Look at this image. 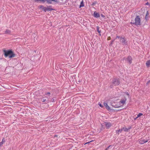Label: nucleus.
I'll return each mask as SVG.
<instances>
[{"mask_svg": "<svg viewBox=\"0 0 150 150\" xmlns=\"http://www.w3.org/2000/svg\"><path fill=\"white\" fill-rule=\"evenodd\" d=\"M3 51L4 53V55L5 57H9V58H11L15 57V54L11 50H4Z\"/></svg>", "mask_w": 150, "mask_h": 150, "instance_id": "obj_1", "label": "nucleus"}, {"mask_svg": "<svg viewBox=\"0 0 150 150\" xmlns=\"http://www.w3.org/2000/svg\"><path fill=\"white\" fill-rule=\"evenodd\" d=\"M116 38H118L119 40L120 43L123 45H127V39L125 37H120L117 36Z\"/></svg>", "mask_w": 150, "mask_h": 150, "instance_id": "obj_2", "label": "nucleus"}, {"mask_svg": "<svg viewBox=\"0 0 150 150\" xmlns=\"http://www.w3.org/2000/svg\"><path fill=\"white\" fill-rule=\"evenodd\" d=\"M131 23L136 26L140 25H141V19L139 16H137L135 18L134 22H131Z\"/></svg>", "mask_w": 150, "mask_h": 150, "instance_id": "obj_3", "label": "nucleus"}, {"mask_svg": "<svg viewBox=\"0 0 150 150\" xmlns=\"http://www.w3.org/2000/svg\"><path fill=\"white\" fill-rule=\"evenodd\" d=\"M113 84L115 86H117L120 84V81L117 78H114L112 80Z\"/></svg>", "mask_w": 150, "mask_h": 150, "instance_id": "obj_4", "label": "nucleus"}, {"mask_svg": "<svg viewBox=\"0 0 150 150\" xmlns=\"http://www.w3.org/2000/svg\"><path fill=\"white\" fill-rule=\"evenodd\" d=\"M41 99L42 102H45V103H47L50 102L49 99L46 100V99L45 98V97H42Z\"/></svg>", "mask_w": 150, "mask_h": 150, "instance_id": "obj_5", "label": "nucleus"}, {"mask_svg": "<svg viewBox=\"0 0 150 150\" xmlns=\"http://www.w3.org/2000/svg\"><path fill=\"white\" fill-rule=\"evenodd\" d=\"M127 100V99L125 97L124 98L121 99V100L120 101L119 103L120 104H122V105H123L125 103L126 101Z\"/></svg>", "mask_w": 150, "mask_h": 150, "instance_id": "obj_6", "label": "nucleus"}, {"mask_svg": "<svg viewBox=\"0 0 150 150\" xmlns=\"http://www.w3.org/2000/svg\"><path fill=\"white\" fill-rule=\"evenodd\" d=\"M47 3L49 4H52V1H54L56 3H59V1L58 0H46Z\"/></svg>", "mask_w": 150, "mask_h": 150, "instance_id": "obj_7", "label": "nucleus"}, {"mask_svg": "<svg viewBox=\"0 0 150 150\" xmlns=\"http://www.w3.org/2000/svg\"><path fill=\"white\" fill-rule=\"evenodd\" d=\"M105 125L107 127V129L109 128L110 127L112 126V124L110 122H105Z\"/></svg>", "mask_w": 150, "mask_h": 150, "instance_id": "obj_8", "label": "nucleus"}, {"mask_svg": "<svg viewBox=\"0 0 150 150\" xmlns=\"http://www.w3.org/2000/svg\"><path fill=\"white\" fill-rule=\"evenodd\" d=\"M148 140V139L140 140L139 141V143L140 144H143L147 142Z\"/></svg>", "mask_w": 150, "mask_h": 150, "instance_id": "obj_9", "label": "nucleus"}, {"mask_svg": "<svg viewBox=\"0 0 150 150\" xmlns=\"http://www.w3.org/2000/svg\"><path fill=\"white\" fill-rule=\"evenodd\" d=\"M93 16L96 18H98L100 17V15L99 13H98L96 11H95L93 14Z\"/></svg>", "mask_w": 150, "mask_h": 150, "instance_id": "obj_10", "label": "nucleus"}, {"mask_svg": "<svg viewBox=\"0 0 150 150\" xmlns=\"http://www.w3.org/2000/svg\"><path fill=\"white\" fill-rule=\"evenodd\" d=\"M132 58L131 56H128L127 59V61L129 64H131L132 62Z\"/></svg>", "mask_w": 150, "mask_h": 150, "instance_id": "obj_11", "label": "nucleus"}, {"mask_svg": "<svg viewBox=\"0 0 150 150\" xmlns=\"http://www.w3.org/2000/svg\"><path fill=\"white\" fill-rule=\"evenodd\" d=\"M104 105L106 107V109L108 110H110V108L108 106V105L107 103H104Z\"/></svg>", "mask_w": 150, "mask_h": 150, "instance_id": "obj_12", "label": "nucleus"}, {"mask_svg": "<svg viewBox=\"0 0 150 150\" xmlns=\"http://www.w3.org/2000/svg\"><path fill=\"white\" fill-rule=\"evenodd\" d=\"M122 128V130L124 131L125 132H128V131L131 128V127H129L127 128L125 127H123Z\"/></svg>", "mask_w": 150, "mask_h": 150, "instance_id": "obj_13", "label": "nucleus"}, {"mask_svg": "<svg viewBox=\"0 0 150 150\" xmlns=\"http://www.w3.org/2000/svg\"><path fill=\"white\" fill-rule=\"evenodd\" d=\"M149 13L148 12V11H147L146 15V16L145 18L146 21L148 20L149 17Z\"/></svg>", "mask_w": 150, "mask_h": 150, "instance_id": "obj_14", "label": "nucleus"}, {"mask_svg": "<svg viewBox=\"0 0 150 150\" xmlns=\"http://www.w3.org/2000/svg\"><path fill=\"white\" fill-rule=\"evenodd\" d=\"M122 131V128L121 129H119L118 130H117L116 131V133L118 134H119V133H121Z\"/></svg>", "mask_w": 150, "mask_h": 150, "instance_id": "obj_15", "label": "nucleus"}, {"mask_svg": "<svg viewBox=\"0 0 150 150\" xmlns=\"http://www.w3.org/2000/svg\"><path fill=\"white\" fill-rule=\"evenodd\" d=\"M47 11H50L52 10H54V9L52 8L51 6H50L48 7H47Z\"/></svg>", "mask_w": 150, "mask_h": 150, "instance_id": "obj_16", "label": "nucleus"}, {"mask_svg": "<svg viewBox=\"0 0 150 150\" xmlns=\"http://www.w3.org/2000/svg\"><path fill=\"white\" fill-rule=\"evenodd\" d=\"M146 66L147 67H149L150 65V60L147 61L146 62Z\"/></svg>", "mask_w": 150, "mask_h": 150, "instance_id": "obj_17", "label": "nucleus"}, {"mask_svg": "<svg viewBox=\"0 0 150 150\" xmlns=\"http://www.w3.org/2000/svg\"><path fill=\"white\" fill-rule=\"evenodd\" d=\"M11 33V31L7 29L5 31V33L6 34H10Z\"/></svg>", "mask_w": 150, "mask_h": 150, "instance_id": "obj_18", "label": "nucleus"}, {"mask_svg": "<svg viewBox=\"0 0 150 150\" xmlns=\"http://www.w3.org/2000/svg\"><path fill=\"white\" fill-rule=\"evenodd\" d=\"M41 8L42 9V10L45 11H47V7L44 6H41Z\"/></svg>", "mask_w": 150, "mask_h": 150, "instance_id": "obj_19", "label": "nucleus"}, {"mask_svg": "<svg viewBox=\"0 0 150 150\" xmlns=\"http://www.w3.org/2000/svg\"><path fill=\"white\" fill-rule=\"evenodd\" d=\"M84 6V5L83 1L82 0L81 2L80 5L79 6V7L81 8V7H83Z\"/></svg>", "mask_w": 150, "mask_h": 150, "instance_id": "obj_20", "label": "nucleus"}, {"mask_svg": "<svg viewBox=\"0 0 150 150\" xmlns=\"http://www.w3.org/2000/svg\"><path fill=\"white\" fill-rule=\"evenodd\" d=\"M143 115V114L142 113H139L137 115V117H136L134 119L135 120L137 119L138 117H140V116H142Z\"/></svg>", "mask_w": 150, "mask_h": 150, "instance_id": "obj_21", "label": "nucleus"}, {"mask_svg": "<svg viewBox=\"0 0 150 150\" xmlns=\"http://www.w3.org/2000/svg\"><path fill=\"white\" fill-rule=\"evenodd\" d=\"M99 28L100 27L99 26H98L96 27L97 31L98 33H100L101 32V31L99 30Z\"/></svg>", "mask_w": 150, "mask_h": 150, "instance_id": "obj_22", "label": "nucleus"}, {"mask_svg": "<svg viewBox=\"0 0 150 150\" xmlns=\"http://www.w3.org/2000/svg\"><path fill=\"white\" fill-rule=\"evenodd\" d=\"M45 95L48 96H50V92H47L45 94Z\"/></svg>", "mask_w": 150, "mask_h": 150, "instance_id": "obj_23", "label": "nucleus"}, {"mask_svg": "<svg viewBox=\"0 0 150 150\" xmlns=\"http://www.w3.org/2000/svg\"><path fill=\"white\" fill-rule=\"evenodd\" d=\"M55 100L56 99L55 98H53L51 100V101L52 102H54L55 101Z\"/></svg>", "mask_w": 150, "mask_h": 150, "instance_id": "obj_24", "label": "nucleus"}, {"mask_svg": "<svg viewBox=\"0 0 150 150\" xmlns=\"http://www.w3.org/2000/svg\"><path fill=\"white\" fill-rule=\"evenodd\" d=\"M6 142V140H5L4 138L2 140V141L1 142L3 143H4L5 142Z\"/></svg>", "mask_w": 150, "mask_h": 150, "instance_id": "obj_25", "label": "nucleus"}, {"mask_svg": "<svg viewBox=\"0 0 150 150\" xmlns=\"http://www.w3.org/2000/svg\"><path fill=\"white\" fill-rule=\"evenodd\" d=\"M38 1H42L43 3H44L46 1V0H38Z\"/></svg>", "mask_w": 150, "mask_h": 150, "instance_id": "obj_26", "label": "nucleus"}, {"mask_svg": "<svg viewBox=\"0 0 150 150\" xmlns=\"http://www.w3.org/2000/svg\"><path fill=\"white\" fill-rule=\"evenodd\" d=\"M98 104L99 105L100 107H101V108L103 107V105H101L100 103H99Z\"/></svg>", "mask_w": 150, "mask_h": 150, "instance_id": "obj_27", "label": "nucleus"}, {"mask_svg": "<svg viewBox=\"0 0 150 150\" xmlns=\"http://www.w3.org/2000/svg\"><path fill=\"white\" fill-rule=\"evenodd\" d=\"M150 4V3H149L148 2H147L145 4L146 5H149Z\"/></svg>", "mask_w": 150, "mask_h": 150, "instance_id": "obj_28", "label": "nucleus"}, {"mask_svg": "<svg viewBox=\"0 0 150 150\" xmlns=\"http://www.w3.org/2000/svg\"><path fill=\"white\" fill-rule=\"evenodd\" d=\"M111 146V145H110V146H108V147L105 150H108V149H109V148Z\"/></svg>", "mask_w": 150, "mask_h": 150, "instance_id": "obj_29", "label": "nucleus"}, {"mask_svg": "<svg viewBox=\"0 0 150 150\" xmlns=\"http://www.w3.org/2000/svg\"><path fill=\"white\" fill-rule=\"evenodd\" d=\"M125 93L129 97V94L128 92H125Z\"/></svg>", "mask_w": 150, "mask_h": 150, "instance_id": "obj_30", "label": "nucleus"}, {"mask_svg": "<svg viewBox=\"0 0 150 150\" xmlns=\"http://www.w3.org/2000/svg\"><path fill=\"white\" fill-rule=\"evenodd\" d=\"M100 16H101L102 17H103V18H105V16L104 15H103V14H100Z\"/></svg>", "mask_w": 150, "mask_h": 150, "instance_id": "obj_31", "label": "nucleus"}, {"mask_svg": "<svg viewBox=\"0 0 150 150\" xmlns=\"http://www.w3.org/2000/svg\"><path fill=\"white\" fill-rule=\"evenodd\" d=\"M4 143L2 142H0V146H1V145H2Z\"/></svg>", "mask_w": 150, "mask_h": 150, "instance_id": "obj_32", "label": "nucleus"}, {"mask_svg": "<svg viewBox=\"0 0 150 150\" xmlns=\"http://www.w3.org/2000/svg\"><path fill=\"white\" fill-rule=\"evenodd\" d=\"M4 143L2 142H0V146H1V145H2Z\"/></svg>", "mask_w": 150, "mask_h": 150, "instance_id": "obj_33", "label": "nucleus"}, {"mask_svg": "<svg viewBox=\"0 0 150 150\" xmlns=\"http://www.w3.org/2000/svg\"><path fill=\"white\" fill-rule=\"evenodd\" d=\"M149 83H150V80H149L147 83L146 84L148 85Z\"/></svg>", "mask_w": 150, "mask_h": 150, "instance_id": "obj_34", "label": "nucleus"}, {"mask_svg": "<svg viewBox=\"0 0 150 150\" xmlns=\"http://www.w3.org/2000/svg\"><path fill=\"white\" fill-rule=\"evenodd\" d=\"M50 96H46L45 97L47 99H49V97Z\"/></svg>", "mask_w": 150, "mask_h": 150, "instance_id": "obj_35", "label": "nucleus"}, {"mask_svg": "<svg viewBox=\"0 0 150 150\" xmlns=\"http://www.w3.org/2000/svg\"><path fill=\"white\" fill-rule=\"evenodd\" d=\"M92 142V141H90V142H86V143H85V144H88V143H90V142Z\"/></svg>", "mask_w": 150, "mask_h": 150, "instance_id": "obj_36", "label": "nucleus"}, {"mask_svg": "<svg viewBox=\"0 0 150 150\" xmlns=\"http://www.w3.org/2000/svg\"><path fill=\"white\" fill-rule=\"evenodd\" d=\"M116 38H116L115 39H114L113 40H112V42H113L115 40Z\"/></svg>", "mask_w": 150, "mask_h": 150, "instance_id": "obj_37", "label": "nucleus"}, {"mask_svg": "<svg viewBox=\"0 0 150 150\" xmlns=\"http://www.w3.org/2000/svg\"><path fill=\"white\" fill-rule=\"evenodd\" d=\"M120 107V106H118V107H115V108H119Z\"/></svg>", "mask_w": 150, "mask_h": 150, "instance_id": "obj_38", "label": "nucleus"}]
</instances>
